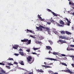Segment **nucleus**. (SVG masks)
I'll use <instances>...</instances> for the list:
<instances>
[{
  "label": "nucleus",
  "mask_w": 74,
  "mask_h": 74,
  "mask_svg": "<svg viewBox=\"0 0 74 74\" xmlns=\"http://www.w3.org/2000/svg\"><path fill=\"white\" fill-rule=\"evenodd\" d=\"M13 49H17L18 48V45H14V46L12 47Z\"/></svg>",
  "instance_id": "nucleus-2"
},
{
  "label": "nucleus",
  "mask_w": 74,
  "mask_h": 74,
  "mask_svg": "<svg viewBox=\"0 0 74 74\" xmlns=\"http://www.w3.org/2000/svg\"><path fill=\"white\" fill-rule=\"evenodd\" d=\"M37 71L38 72H40L41 73H44V71H42V69L39 70V69H38L37 70Z\"/></svg>",
  "instance_id": "nucleus-10"
},
{
  "label": "nucleus",
  "mask_w": 74,
  "mask_h": 74,
  "mask_svg": "<svg viewBox=\"0 0 74 74\" xmlns=\"http://www.w3.org/2000/svg\"><path fill=\"white\" fill-rule=\"evenodd\" d=\"M67 72V73H70V74H73V73H74L71 71L69 69H68V70H66Z\"/></svg>",
  "instance_id": "nucleus-6"
},
{
  "label": "nucleus",
  "mask_w": 74,
  "mask_h": 74,
  "mask_svg": "<svg viewBox=\"0 0 74 74\" xmlns=\"http://www.w3.org/2000/svg\"><path fill=\"white\" fill-rule=\"evenodd\" d=\"M50 21L51 22H52V23H54V22H55V21H53V20L52 19V18H51V19L50 20Z\"/></svg>",
  "instance_id": "nucleus-11"
},
{
  "label": "nucleus",
  "mask_w": 74,
  "mask_h": 74,
  "mask_svg": "<svg viewBox=\"0 0 74 74\" xmlns=\"http://www.w3.org/2000/svg\"><path fill=\"white\" fill-rule=\"evenodd\" d=\"M28 41H29V40L28 39H24V42H27Z\"/></svg>",
  "instance_id": "nucleus-27"
},
{
  "label": "nucleus",
  "mask_w": 74,
  "mask_h": 74,
  "mask_svg": "<svg viewBox=\"0 0 74 74\" xmlns=\"http://www.w3.org/2000/svg\"><path fill=\"white\" fill-rule=\"evenodd\" d=\"M66 33L67 34H71V33L68 32L67 31H66Z\"/></svg>",
  "instance_id": "nucleus-23"
},
{
  "label": "nucleus",
  "mask_w": 74,
  "mask_h": 74,
  "mask_svg": "<svg viewBox=\"0 0 74 74\" xmlns=\"http://www.w3.org/2000/svg\"><path fill=\"white\" fill-rule=\"evenodd\" d=\"M51 47L50 46H46V48H47L48 49H50L51 48Z\"/></svg>",
  "instance_id": "nucleus-20"
},
{
  "label": "nucleus",
  "mask_w": 74,
  "mask_h": 74,
  "mask_svg": "<svg viewBox=\"0 0 74 74\" xmlns=\"http://www.w3.org/2000/svg\"><path fill=\"white\" fill-rule=\"evenodd\" d=\"M63 43H66L67 44V42L66 41H65V40H63Z\"/></svg>",
  "instance_id": "nucleus-37"
},
{
  "label": "nucleus",
  "mask_w": 74,
  "mask_h": 74,
  "mask_svg": "<svg viewBox=\"0 0 74 74\" xmlns=\"http://www.w3.org/2000/svg\"><path fill=\"white\" fill-rule=\"evenodd\" d=\"M39 27V29H42V28H43V29L44 28V26L41 25H40Z\"/></svg>",
  "instance_id": "nucleus-17"
},
{
  "label": "nucleus",
  "mask_w": 74,
  "mask_h": 74,
  "mask_svg": "<svg viewBox=\"0 0 74 74\" xmlns=\"http://www.w3.org/2000/svg\"><path fill=\"white\" fill-rule=\"evenodd\" d=\"M70 47H72V48H73V47H74V45H69Z\"/></svg>",
  "instance_id": "nucleus-28"
},
{
  "label": "nucleus",
  "mask_w": 74,
  "mask_h": 74,
  "mask_svg": "<svg viewBox=\"0 0 74 74\" xmlns=\"http://www.w3.org/2000/svg\"><path fill=\"white\" fill-rule=\"evenodd\" d=\"M40 38H41V40H43V39H44V37H43L42 36H41Z\"/></svg>",
  "instance_id": "nucleus-31"
},
{
  "label": "nucleus",
  "mask_w": 74,
  "mask_h": 74,
  "mask_svg": "<svg viewBox=\"0 0 74 74\" xmlns=\"http://www.w3.org/2000/svg\"><path fill=\"white\" fill-rule=\"evenodd\" d=\"M69 4L70 5V4H71V2H69Z\"/></svg>",
  "instance_id": "nucleus-60"
},
{
  "label": "nucleus",
  "mask_w": 74,
  "mask_h": 74,
  "mask_svg": "<svg viewBox=\"0 0 74 74\" xmlns=\"http://www.w3.org/2000/svg\"><path fill=\"white\" fill-rule=\"evenodd\" d=\"M14 64H18V63L17 62H14Z\"/></svg>",
  "instance_id": "nucleus-38"
},
{
  "label": "nucleus",
  "mask_w": 74,
  "mask_h": 74,
  "mask_svg": "<svg viewBox=\"0 0 74 74\" xmlns=\"http://www.w3.org/2000/svg\"><path fill=\"white\" fill-rule=\"evenodd\" d=\"M38 18L39 19H40V20H41V19L42 18H41V16H40V15L39 14L38 15Z\"/></svg>",
  "instance_id": "nucleus-22"
},
{
  "label": "nucleus",
  "mask_w": 74,
  "mask_h": 74,
  "mask_svg": "<svg viewBox=\"0 0 74 74\" xmlns=\"http://www.w3.org/2000/svg\"><path fill=\"white\" fill-rule=\"evenodd\" d=\"M19 53H20V55L21 56H23L24 55V53L23 52L20 51L19 52Z\"/></svg>",
  "instance_id": "nucleus-13"
},
{
  "label": "nucleus",
  "mask_w": 74,
  "mask_h": 74,
  "mask_svg": "<svg viewBox=\"0 0 74 74\" xmlns=\"http://www.w3.org/2000/svg\"><path fill=\"white\" fill-rule=\"evenodd\" d=\"M36 44H38L39 43H42V42H41V41L40 42L39 41H36Z\"/></svg>",
  "instance_id": "nucleus-19"
},
{
  "label": "nucleus",
  "mask_w": 74,
  "mask_h": 74,
  "mask_svg": "<svg viewBox=\"0 0 74 74\" xmlns=\"http://www.w3.org/2000/svg\"><path fill=\"white\" fill-rule=\"evenodd\" d=\"M54 33H58V32L57 31H55V32H54Z\"/></svg>",
  "instance_id": "nucleus-55"
},
{
  "label": "nucleus",
  "mask_w": 74,
  "mask_h": 74,
  "mask_svg": "<svg viewBox=\"0 0 74 74\" xmlns=\"http://www.w3.org/2000/svg\"><path fill=\"white\" fill-rule=\"evenodd\" d=\"M65 19L68 22V23H71V22H70V21H69V19H68L67 18H66Z\"/></svg>",
  "instance_id": "nucleus-21"
},
{
  "label": "nucleus",
  "mask_w": 74,
  "mask_h": 74,
  "mask_svg": "<svg viewBox=\"0 0 74 74\" xmlns=\"http://www.w3.org/2000/svg\"><path fill=\"white\" fill-rule=\"evenodd\" d=\"M27 59L28 62L30 64L32 63H33V62H34V60H33V61L31 60L32 59V58L30 56H28V57L27 58Z\"/></svg>",
  "instance_id": "nucleus-1"
},
{
  "label": "nucleus",
  "mask_w": 74,
  "mask_h": 74,
  "mask_svg": "<svg viewBox=\"0 0 74 74\" xmlns=\"http://www.w3.org/2000/svg\"><path fill=\"white\" fill-rule=\"evenodd\" d=\"M59 41V42H63V40H60Z\"/></svg>",
  "instance_id": "nucleus-39"
},
{
  "label": "nucleus",
  "mask_w": 74,
  "mask_h": 74,
  "mask_svg": "<svg viewBox=\"0 0 74 74\" xmlns=\"http://www.w3.org/2000/svg\"><path fill=\"white\" fill-rule=\"evenodd\" d=\"M53 55H58V53H56V52H55V53H53Z\"/></svg>",
  "instance_id": "nucleus-35"
},
{
  "label": "nucleus",
  "mask_w": 74,
  "mask_h": 74,
  "mask_svg": "<svg viewBox=\"0 0 74 74\" xmlns=\"http://www.w3.org/2000/svg\"><path fill=\"white\" fill-rule=\"evenodd\" d=\"M8 65H9V66H11V64L10 63H8Z\"/></svg>",
  "instance_id": "nucleus-58"
},
{
  "label": "nucleus",
  "mask_w": 74,
  "mask_h": 74,
  "mask_svg": "<svg viewBox=\"0 0 74 74\" xmlns=\"http://www.w3.org/2000/svg\"><path fill=\"white\" fill-rule=\"evenodd\" d=\"M26 51H27V52H30V49H27L26 50Z\"/></svg>",
  "instance_id": "nucleus-36"
},
{
  "label": "nucleus",
  "mask_w": 74,
  "mask_h": 74,
  "mask_svg": "<svg viewBox=\"0 0 74 74\" xmlns=\"http://www.w3.org/2000/svg\"><path fill=\"white\" fill-rule=\"evenodd\" d=\"M46 59H49V60H53V58H46Z\"/></svg>",
  "instance_id": "nucleus-25"
},
{
  "label": "nucleus",
  "mask_w": 74,
  "mask_h": 74,
  "mask_svg": "<svg viewBox=\"0 0 74 74\" xmlns=\"http://www.w3.org/2000/svg\"><path fill=\"white\" fill-rule=\"evenodd\" d=\"M72 8H73V10H74V7H72Z\"/></svg>",
  "instance_id": "nucleus-63"
},
{
  "label": "nucleus",
  "mask_w": 74,
  "mask_h": 74,
  "mask_svg": "<svg viewBox=\"0 0 74 74\" xmlns=\"http://www.w3.org/2000/svg\"><path fill=\"white\" fill-rule=\"evenodd\" d=\"M30 37H32V38H34V36L32 35L30 36Z\"/></svg>",
  "instance_id": "nucleus-51"
},
{
  "label": "nucleus",
  "mask_w": 74,
  "mask_h": 74,
  "mask_svg": "<svg viewBox=\"0 0 74 74\" xmlns=\"http://www.w3.org/2000/svg\"><path fill=\"white\" fill-rule=\"evenodd\" d=\"M42 67H45V65H42Z\"/></svg>",
  "instance_id": "nucleus-59"
},
{
  "label": "nucleus",
  "mask_w": 74,
  "mask_h": 74,
  "mask_svg": "<svg viewBox=\"0 0 74 74\" xmlns=\"http://www.w3.org/2000/svg\"><path fill=\"white\" fill-rule=\"evenodd\" d=\"M60 38H62V39H66V40H68V39L69 38H67L66 37H64V36H60Z\"/></svg>",
  "instance_id": "nucleus-4"
},
{
  "label": "nucleus",
  "mask_w": 74,
  "mask_h": 74,
  "mask_svg": "<svg viewBox=\"0 0 74 74\" xmlns=\"http://www.w3.org/2000/svg\"><path fill=\"white\" fill-rule=\"evenodd\" d=\"M71 58H72V59L73 60H74V56H70Z\"/></svg>",
  "instance_id": "nucleus-24"
},
{
  "label": "nucleus",
  "mask_w": 74,
  "mask_h": 74,
  "mask_svg": "<svg viewBox=\"0 0 74 74\" xmlns=\"http://www.w3.org/2000/svg\"><path fill=\"white\" fill-rule=\"evenodd\" d=\"M40 29V31H42V28H41Z\"/></svg>",
  "instance_id": "nucleus-61"
},
{
  "label": "nucleus",
  "mask_w": 74,
  "mask_h": 74,
  "mask_svg": "<svg viewBox=\"0 0 74 74\" xmlns=\"http://www.w3.org/2000/svg\"><path fill=\"white\" fill-rule=\"evenodd\" d=\"M18 63H20V64H21V65H24V64L23 63V61H19Z\"/></svg>",
  "instance_id": "nucleus-7"
},
{
  "label": "nucleus",
  "mask_w": 74,
  "mask_h": 74,
  "mask_svg": "<svg viewBox=\"0 0 74 74\" xmlns=\"http://www.w3.org/2000/svg\"><path fill=\"white\" fill-rule=\"evenodd\" d=\"M61 34H66V32H65V31H62L61 32Z\"/></svg>",
  "instance_id": "nucleus-16"
},
{
  "label": "nucleus",
  "mask_w": 74,
  "mask_h": 74,
  "mask_svg": "<svg viewBox=\"0 0 74 74\" xmlns=\"http://www.w3.org/2000/svg\"><path fill=\"white\" fill-rule=\"evenodd\" d=\"M60 23L61 25H63L64 24V23L62 20H60Z\"/></svg>",
  "instance_id": "nucleus-12"
},
{
  "label": "nucleus",
  "mask_w": 74,
  "mask_h": 74,
  "mask_svg": "<svg viewBox=\"0 0 74 74\" xmlns=\"http://www.w3.org/2000/svg\"><path fill=\"white\" fill-rule=\"evenodd\" d=\"M21 42H25V40H21Z\"/></svg>",
  "instance_id": "nucleus-49"
},
{
  "label": "nucleus",
  "mask_w": 74,
  "mask_h": 74,
  "mask_svg": "<svg viewBox=\"0 0 74 74\" xmlns=\"http://www.w3.org/2000/svg\"><path fill=\"white\" fill-rule=\"evenodd\" d=\"M59 25V26H60V27H62L63 26V25Z\"/></svg>",
  "instance_id": "nucleus-48"
},
{
  "label": "nucleus",
  "mask_w": 74,
  "mask_h": 74,
  "mask_svg": "<svg viewBox=\"0 0 74 74\" xmlns=\"http://www.w3.org/2000/svg\"><path fill=\"white\" fill-rule=\"evenodd\" d=\"M69 21H71V19H69Z\"/></svg>",
  "instance_id": "nucleus-62"
},
{
  "label": "nucleus",
  "mask_w": 74,
  "mask_h": 74,
  "mask_svg": "<svg viewBox=\"0 0 74 74\" xmlns=\"http://www.w3.org/2000/svg\"><path fill=\"white\" fill-rule=\"evenodd\" d=\"M27 32H30V33H33V32L32 31V30H29L28 29H27Z\"/></svg>",
  "instance_id": "nucleus-9"
},
{
  "label": "nucleus",
  "mask_w": 74,
  "mask_h": 74,
  "mask_svg": "<svg viewBox=\"0 0 74 74\" xmlns=\"http://www.w3.org/2000/svg\"><path fill=\"white\" fill-rule=\"evenodd\" d=\"M63 65H64V66H67V65L66 63H63Z\"/></svg>",
  "instance_id": "nucleus-42"
},
{
  "label": "nucleus",
  "mask_w": 74,
  "mask_h": 74,
  "mask_svg": "<svg viewBox=\"0 0 74 74\" xmlns=\"http://www.w3.org/2000/svg\"><path fill=\"white\" fill-rule=\"evenodd\" d=\"M66 49H67V51H74V49L73 48H70L69 47L67 48Z\"/></svg>",
  "instance_id": "nucleus-5"
},
{
  "label": "nucleus",
  "mask_w": 74,
  "mask_h": 74,
  "mask_svg": "<svg viewBox=\"0 0 74 74\" xmlns=\"http://www.w3.org/2000/svg\"><path fill=\"white\" fill-rule=\"evenodd\" d=\"M49 42H50L51 45H52V44H53V42H52V41H51V40H49Z\"/></svg>",
  "instance_id": "nucleus-18"
},
{
  "label": "nucleus",
  "mask_w": 74,
  "mask_h": 74,
  "mask_svg": "<svg viewBox=\"0 0 74 74\" xmlns=\"http://www.w3.org/2000/svg\"><path fill=\"white\" fill-rule=\"evenodd\" d=\"M0 69H1L0 70V72H1V73H5V72L3 70V69L1 68V67L0 68Z\"/></svg>",
  "instance_id": "nucleus-8"
},
{
  "label": "nucleus",
  "mask_w": 74,
  "mask_h": 74,
  "mask_svg": "<svg viewBox=\"0 0 74 74\" xmlns=\"http://www.w3.org/2000/svg\"><path fill=\"white\" fill-rule=\"evenodd\" d=\"M36 28L38 30H40L39 27H36Z\"/></svg>",
  "instance_id": "nucleus-41"
},
{
  "label": "nucleus",
  "mask_w": 74,
  "mask_h": 74,
  "mask_svg": "<svg viewBox=\"0 0 74 74\" xmlns=\"http://www.w3.org/2000/svg\"><path fill=\"white\" fill-rule=\"evenodd\" d=\"M61 55L62 56H66V55L64 54H62Z\"/></svg>",
  "instance_id": "nucleus-43"
},
{
  "label": "nucleus",
  "mask_w": 74,
  "mask_h": 74,
  "mask_svg": "<svg viewBox=\"0 0 74 74\" xmlns=\"http://www.w3.org/2000/svg\"><path fill=\"white\" fill-rule=\"evenodd\" d=\"M51 13L53 14V15H54V16H58V15H56V14L54 13V12H52Z\"/></svg>",
  "instance_id": "nucleus-14"
},
{
  "label": "nucleus",
  "mask_w": 74,
  "mask_h": 74,
  "mask_svg": "<svg viewBox=\"0 0 74 74\" xmlns=\"http://www.w3.org/2000/svg\"><path fill=\"white\" fill-rule=\"evenodd\" d=\"M52 63H50V64H49V65H52Z\"/></svg>",
  "instance_id": "nucleus-57"
},
{
  "label": "nucleus",
  "mask_w": 74,
  "mask_h": 74,
  "mask_svg": "<svg viewBox=\"0 0 74 74\" xmlns=\"http://www.w3.org/2000/svg\"><path fill=\"white\" fill-rule=\"evenodd\" d=\"M15 55H16V56H18L19 55V54H17V53H15Z\"/></svg>",
  "instance_id": "nucleus-50"
},
{
  "label": "nucleus",
  "mask_w": 74,
  "mask_h": 74,
  "mask_svg": "<svg viewBox=\"0 0 74 74\" xmlns=\"http://www.w3.org/2000/svg\"><path fill=\"white\" fill-rule=\"evenodd\" d=\"M32 53L33 55H37V53H36L35 52H32Z\"/></svg>",
  "instance_id": "nucleus-34"
},
{
  "label": "nucleus",
  "mask_w": 74,
  "mask_h": 74,
  "mask_svg": "<svg viewBox=\"0 0 74 74\" xmlns=\"http://www.w3.org/2000/svg\"><path fill=\"white\" fill-rule=\"evenodd\" d=\"M27 43L28 44H30V43H31V40H28L27 42Z\"/></svg>",
  "instance_id": "nucleus-26"
},
{
  "label": "nucleus",
  "mask_w": 74,
  "mask_h": 74,
  "mask_svg": "<svg viewBox=\"0 0 74 74\" xmlns=\"http://www.w3.org/2000/svg\"><path fill=\"white\" fill-rule=\"evenodd\" d=\"M1 65H3V66H4V65H5V64L4 63H1Z\"/></svg>",
  "instance_id": "nucleus-47"
},
{
  "label": "nucleus",
  "mask_w": 74,
  "mask_h": 74,
  "mask_svg": "<svg viewBox=\"0 0 74 74\" xmlns=\"http://www.w3.org/2000/svg\"><path fill=\"white\" fill-rule=\"evenodd\" d=\"M48 66H45V67H47V68Z\"/></svg>",
  "instance_id": "nucleus-64"
},
{
  "label": "nucleus",
  "mask_w": 74,
  "mask_h": 74,
  "mask_svg": "<svg viewBox=\"0 0 74 74\" xmlns=\"http://www.w3.org/2000/svg\"><path fill=\"white\" fill-rule=\"evenodd\" d=\"M12 60L14 61V59L13 58H9L7 60Z\"/></svg>",
  "instance_id": "nucleus-15"
},
{
  "label": "nucleus",
  "mask_w": 74,
  "mask_h": 74,
  "mask_svg": "<svg viewBox=\"0 0 74 74\" xmlns=\"http://www.w3.org/2000/svg\"><path fill=\"white\" fill-rule=\"evenodd\" d=\"M47 11H48V12H51V13H52V11L51 10L49 9H47Z\"/></svg>",
  "instance_id": "nucleus-32"
},
{
  "label": "nucleus",
  "mask_w": 74,
  "mask_h": 74,
  "mask_svg": "<svg viewBox=\"0 0 74 74\" xmlns=\"http://www.w3.org/2000/svg\"><path fill=\"white\" fill-rule=\"evenodd\" d=\"M49 73H52V71H49Z\"/></svg>",
  "instance_id": "nucleus-53"
},
{
  "label": "nucleus",
  "mask_w": 74,
  "mask_h": 74,
  "mask_svg": "<svg viewBox=\"0 0 74 74\" xmlns=\"http://www.w3.org/2000/svg\"><path fill=\"white\" fill-rule=\"evenodd\" d=\"M28 74H33V72H32L29 73Z\"/></svg>",
  "instance_id": "nucleus-52"
},
{
  "label": "nucleus",
  "mask_w": 74,
  "mask_h": 74,
  "mask_svg": "<svg viewBox=\"0 0 74 74\" xmlns=\"http://www.w3.org/2000/svg\"><path fill=\"white\" fill-rule=\"evenodd\" d=\"M53 60H54L55 61V60L56 61H58V60L57 59L53 58Z\"/></svg>",
  "instance_id": "nucleus-46"
},
{
  "label": "nucleus",
  "mask_w": 74,
  "mask_h": 74,
  "mask_svg": "<svg viewBox=\"0 0 74 74\" xmlns=\"http://www.w3.org/2000/svg\"><path fill=\"white\" fill-rule=\"evenodd\" d=\"M47 23L48 25H51V23L47 22Z\"/></svg>",
  "instance_id": "nucleus-40"
},
{
  "label": "nucleus",
  "mask_w": 74,
  "mask_h": 74,
  "mask_svg": "<svg viewBox=\"0 0 74 74\" xmlns=\"http://www.w3.org/2000/svg\"><path fill=\"white\" fill-rule=\"evenodd\" d=\"M41 21H45V19L43 18L42 19V18H41V19L40 20Z\"/></svg>",
  "instance_id": "nucleus-33"
},
{
  "label": "nucleus",
  "mask_w": 74,
  "mask_h": 74,
  "mask_svg": "<svg viewBox=\"0 0 74 74\" xmlns=\"http://www.w3.org/2000/svg\"><path fill=\"white\" fill-rule=\"evenodd\" d=\"M67 25H68V26H70V23H67Z\"/></svg>",
  "instance_id": "nucleus-44"
},
{
  "label": "nucleus",
  "mask_w": 74,
  "mask_h": 74,
  "mask_svg": "<svg viewBox=\"0 0 74 74\" xmlns=\"http://www.w3.org/2000/svg\"><path fill=\"white\" fill-rule=\"evenodd\" d=\"M19 51H23V50H22V49H19Z\"/></svg>",
  "instance_id": "nucleus-45"
},
{
  "label": "nucleus",
  "mask_w": 74,
  "mask_h": 74,
  "mask_svg": "<svg viewBox=\"0 0 74 74\" xmlns=\"http://www.w3.org/2000/svg\"><path fill=\"white\" fill-rule=\"evenodd\" d=\"M45 29H46V31L47 32H48V33H49V30H50V29H49V28L48 27H44V28Z\"/></svg>",
  "instance_id": "nucleus-3"
},
{
  "label": "nucleus",
  "mask_w": 74,
  "mask_h": 74,
  "mask_svg": "<svg viewBox=\"0 0 74 74\" xmlns=\"http://www.w3.org/2000/svg\"><path fill=\"white\" fill-rule=\"evenodd\" d=\"M33 49H34V51H36V50L38 49V48H35L34 47L33 48Z\"/></svg>",
  "instance_id": "nucleus-30"
},
{
  "label": "nucleus",
  "mask_w": 74,
  "mask_h": 74,
  "mask_svg": "<svg viewBox=\"0 0 74 74\" xmlns=\"http://www.w3.org/2000/svg\"><path fill=\"white\" fill-rule=\"evenodd\" d=\"M49 54L50 53H51V51H49Z\"/></svg>",
  "instance_id": "nucleus-56"
},
{
  "label": "nucleus",
  "mask_w": 74,
  "mask_h": 74,
  "mask_svg": "<svg viewBox=\"0 0 74 74\" xmlns=\"http://www.w3.org/2000/svg\"><path fill=\"white\" fill-rule=\"evenodd\" d=\"M6 67L7 68V69H10L11 68H10L11 67L10 66H6Z\"/></svg>",
  "instance_id": "nucleus-29"
},
{
  "label": "nucleus",
  "mask_w": 74,
  "mask_h": 74,
  "mask_svg": "<svg viewBox=\"0 0 74 74\" xmlns=\"http://www.w3.org/2000/svg\"><path fill=\"white\" fill-rule=\"evenodd\" d=\"M51 66H48L47 68H51Z\"/></svg>",
  "instance_id": "nucleus-54"
}]
</instances>
